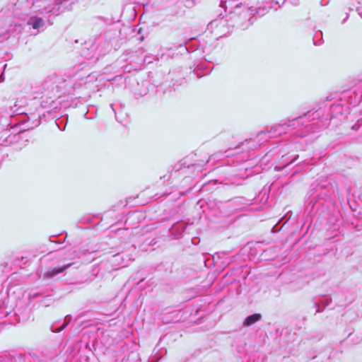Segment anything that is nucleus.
<instances>
[{"mask_svg": "<svg viewBox=\"0 0 362 362\" xmlns=\"http://www.w3.org/2000/svg\"><path fill=\"white\" fill-rule=\"evenodd\" d=\"M262 318V316L260 314H258V313H255V314H253V315H251L250 316H248L245 322H244V325L245 326H250V325H254L255 322H258L259 320H260Z\"/></svg>", "mask_w": 362, "mask_h": 362, "instance_id": "1", "label": "nucleus"}, {"mask_svg": "<svg viewBox=\"0 0 362 362\" xmlns=\"http://www.w3.org/2000/svg\"><path fill=\"white\" fill-rule=\"evenodd\" d=\"M73 264H74V263H69V264H68L66 265H64V266L59 267V268H52V269L49 270L48 274L51 276H53L54 275H57L58 274H60V273L63 272L64 271H65L66 269H68L69 267H70Z\"/></svg>", "mask_w": 362, "mask_h": 362, "instance_id": "2", "label": "nucleus"}, {"mask_svg": "<svg viewBox=\"0 0 362 362\" xmlns=\"http://www.w3.org/2000/svg\"><path fill=\"white\" fill-rule=\"evenodd\" d=\"M43 25V21L42 18H37L33 25V28L36 29Z\"/></svg>", "mask_w": 362, "mask_h": 362, "instance_id": "3", "label": "nucleus"}]
</instances>
